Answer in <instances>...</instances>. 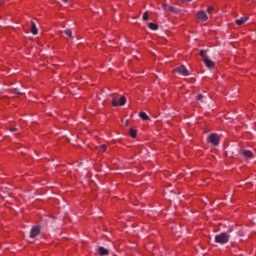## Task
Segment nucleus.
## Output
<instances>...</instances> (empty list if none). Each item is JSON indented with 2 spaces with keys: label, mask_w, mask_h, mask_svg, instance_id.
<instances>
[{
  "label": "nucleus",
  "mask_w": 256,
  "mask_h": 256,
  "mask_svg": "<svg viewBox=\"0 0 256 256\" xmlns=\"http://www.w3.org/2000/svg\"><path fill=\"white\" fill-rule=\"evenodd\" d=\"M143 21H149V14L147 12L143 14Z\"/></svg>",
  "instance_id": "6ab92c4d"
},
{
  "label": "nucleus",
  "mask_w": 256,
  "mask_h": 256,
  "mask_svg": "<svg viewBox=\"0 0 256 256\" xmlns=\"http://www.w3.org/2000/svg\"><path fill=\"white\" fill-rule=\"evenodd\" d=\"M203 62L205 63L206 67H208V69H213V67H215V62L211 61L209 57L205 58Z\"/></svg>",
  "instance_id": "1a4fd4ad"
},
{
  "label": "nucleus",
  "mask_w": 256,
  "mask_h": 256,
  "mask_svg": "<svg viewBox=\"0 0 256 256\" xmlns=\"http://www.w3.org/2000/svg\"><path fill=\"white\" fill-rule=\"evenodd\" d=\"M39 233H41V227L33 226L31 231H30L31 239H35V237H37V235H39Z\"/></svg>",
  "instance_id": "423d86ee"
},
{
  "label": "nucleus",
  "mask_w": 256,
  "mask_h": 256,
  "mask_svg": "<svg viewBox=\"0 0 256 256\" xmlns=\"http://www.w3.org/2000/svg\"><path fill=\"white\" fill-rule=\"evenodd\" d=\"M199 55L203 58V61H204V59L208 58L207 53L205 52V50H200Z\"/></svg>",
  "instance_id": "a211bd4d"
},
{
  "label": "nucleus",
  "mask_w": 256,
  "mask_h": 256,
  "mask_svg": "<svg viewBox=\"0 0 256 256\" xmlns=\"http://www.w3.org/2000/svg\"><path fill=\"white\" fill-rule=\"evenodd\" d=\"M31 34L37 35V26L35 25V22L31 21Z\"/></svg>",
  "instance_id": "ddd939ff"
},
{
  "label": "nucleus",
  "mask_w": 256,
  "mask_h": 256,
  "mask_svg": "<svg viewBox=\"0 0 256 256\" xmlns=\"http://www.w3.org/2000/svg\"><path fill=\"white\" fill-rule=\"evenodd\" d=\"M64 33L65 35L70 37V39H73V32L71 31V29L64 30Z\"/></svg>",
  "instance_id": "f3484780"
},
{
  "label": "nucleus",
  "mask_w": 256,
  "mask_h": 256,
  "mask_svg": "<svg viewBox=\"0 0 256 256\" xmlns=\"http://www.w3.org/2000/svg\"><path fill=\"white\" fill-rule=\"evenodd\" d=\"M203 94H198L197 96H196V99H197V101H203Z\"/></svg>",
  "instance_id": "aec40b11"
},
{
  "label": "nucleus",
  "mask_w": 256,
  "mask_h": 256,
  "mask_svg": "<svg viewBox=\"0 0 256 256\" xmlns=\"http://www.w3.org/2000/svg\"><path fill=\"white\" fill-rule=\"evenodd\" d=\"M196 17L197 19H199V21H202V23H205V21L209 19V16H207V13L205 11L197 12Z\"/></svg>",
  "instance_id": "39448f33"
},
{
  "label": "nucleus",
  "mask_w": 256,
  "mask_h": 256,
  "mask_svg": "<svg viewBox=\"0 0 256 256\" xmlns=\"http://www.w3.org/2000/svg\"><path fill=\"white\" fill-rule=\"evenodd\" d=\"M96 149L100 152V153H105V151H107V146L105 144H102L98 147H96Z\"/></svg>",
  "instance_id": "2eb2a0df"
},
{
  "label": "nucleus",
  "mask_w": 256,
  "mask_h": 256,
  "mask_svg": "<svg viewBox=\"0 0 256 256\" xmlns=\"http://www.w3.org/2000/svg\"><path fill=\"white\" fill-rule=\"evenodd\" d=\"M129 135L130 137H132L133 139H135V137H137V130H134L133 128H131L129 130Z\"/></svg>",
  "instance_id": "dca6fc26"
},
{
  "label": "nucleus",
  "mask_w": 256,
  "mask_h": 256,
  "mask_svg": "<svg viewBox=\"0 0 256 256\" xmlns=\"http://www.w3.org/2000/svg\"><path fill=\"white\" fill-rule=\"evenodd\" d=\"M139 117H140V119H142L143 121H149V116H147V113H145V112H140V113H139Z\"/></svg>",
  "instance_id": "4468645a"
},
{
  "label": "nucleus",
  "mask_w": 256,
  "mask_h": 256,
  "mask_svg": "<svg viewBox=\"0 0 256 256\" xmlns=\"http://www.w3.org/2000/svg\"><path fill=\"white\" fill-rule=\"evenodd\" d=\"M241 153L246 159H253V157H255V155H253V152H251V150H241Z\"/></svg>",
  "instance_id": "6e6552de"
},
{
  "label": "nucleus",
  "mask_w": 256,
  "mask_h": 256,
  "mask_svg": "<svg viewBox=\"0 0 256 256\" xmlns=\"http://www.w3.org/2000/svg\"><path fill=\"white\" fill-rule=\"evenodd\" d=\"M229 239H231V236L227 232H222L215 236L214 241L219 243V245H226Z\"/></svg>",
  "instance_id": "f257e3e1"
},
{
  "label": "nucleus",
  "mask_w": 256,
  "mask_h": 256,
  "mask_svg": "<svg viewBox=\"0 0 256 256\" xmlns=\"http://www.w3.org/2000/svg\"><path fill=\"white\" fill-rule=\"evenodd\" d=\"M181 1H182V3H189V2H191L193 0H181Z\"/></svg>",
  "instance_id": "5701e85b"
},
{
  "label": "nucleus",
  "mask_w": 256,
  "mask_h": 256,
  "mask_svg": "<svg viewBox=\"0 0 256 256\" xmlns=\"http://www.w3.org/2000/svg\"><path fill=\"white\" fill-rule=\"evenodd\" d=\"M97 253L100 255V256H106V255H109V249L103 247V246H99L98 249H97Z\"/></svg>",
  "instance_id": "0eeeda50"
},
{
  "label": "nucleus",
  "mask_w": 256,
  "mask_h": 256,
  "mask_svg": "<svg viewBox=\"0 0 256 256\" xmlns=\"http://www.w3.org/2000/svg\"><path fill=\"white\" fill-rule=\"evenodd\" d=\"M247 21H249V17L244 16V17H242V18L237 19V20L235 21V23H236V25L241 26V25H243L244 23H247Z\"/></svg>",
  "instance_id": "9b49d317"
},
{
  "label": "nucleus",
  "mask_w": 256,
  "mask_h": 256,
  "mask_svg": "<svg viewBox=\"0 0 256 256\" xmlns=\"http://www.w3.org/2000/svg\"><path fill=\"white\" fill-rule=\"evenodd\" d=\"M10 131L13 133V132L17 131V128L16 127L10 128Z\"/></svg>",
  "instance_id": "4be33fe9"
},
{
  "label": "nucleus",
  "mask_w": 256,
  "mask_h": 256,
  "mask_svg": "<svg viewBox=\"0 0 256 256\" xmlns=\"http://www.w3.org/2000/svg\"><path fill=\"white\" fill-rule=\"evenodd\" d=\"M125 103H127V98H125L124 96H121L120 99L113 98L111 100L112 107H123V105H125Z\"/></svg>",
  "instance_id": "f03ea898"
},
{
  "label": "nucleus",
  "mask_w": 256,
  "mask_h": 256,
  "mask_svg": "<svg viewBox=\"0 0 256 256\" xmlns=\"http://www.w3.org/2000/svg\"><path fill=\"white\" fill-rule=\"evenodd\" d=\"M174 73H179V75H183L184 77H189V70L185 66H180L174 69Z\"/></svg>",
  "instance_id": "20e7f679"
},
{
  "label": "nucleus",
  "mask_w": 256,
  "mask_h": 256,
  "mask_svg": "<svg viewBox=\"0 0 256 256\" xmlns=\"http://www.w3.org/2000/svg\"><path fill=\"white\" fill-rule=\"evenodd\" d=\"M208 141H209V143L214 145V147H217V145H219V143H220L219 135L215 134V133L210 134L208 137Z\"/></svg>",
  "instance_id": "7ed1b4c3"
},
{
  "label": "nucleus",
  "mask_w": 256,
  "mask_h": 256,
  "mask_svg": "<svg viewBox=\"0 0 256 256\" xmlns=\"http://www.w3.org/2000/svg\"><path fill=\"white\" fill-rule=\"evenodd\" d=\"M212 11H213V7L209 6V7L207 8V13H211Z\"/></svg>",
  "instance_id": "412c9836"
},
{
  "label": "nucleus",
  "mask_w": 256,
  "mask_h": 256,
  "mask_svg": "<svg viewBox=\"0 0 256 256\" xmlns=\"http://www.w3.org/2000/svg\"><path fill=\"white\" fill-rule=\"evenodd\" d=\"M162 8L164 9V11H170L171 13L177 12V9L175 7L167 5V4H163Z\"/></svg>",
  "instance_id": "9d476101"
},
{
  "label": "nucleus",
  "mask_w": 256,
  "mask_h": 256,
  "mask_svg": "<svg viewBox=\"0 0 256 256\" xmlns=\"http://www.w3.org/2000/svg\"><path fill=\"white\" fill-rule=\"evenodd\" d=\"M148 27L149 29H151L152 31H157V29H159V26L153 22H149L148 23Z\"/></svg>",
  "instance_id": "f8f14e48"
},
{
  "label": "nucleus",
  "mask_w": 256,
  "mask_h": 256,
  "mask_svg": "<svg viewBox=\"0 0 256 256\" xmlns=\"http://www.w3.org/2000/svg\"><path fill=\"white\" fill-rule=\"evenodd\" d=\"M64 1V3H67V2H69V0H63Z\"/></svg>",
  "instance_id": "b1692460"
}]
</instances>
